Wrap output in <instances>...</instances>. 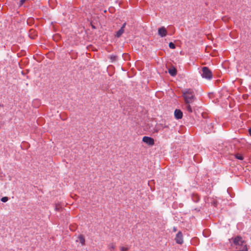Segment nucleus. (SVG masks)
Returning a JSON list of instances; mask_svg holds the SVG:
<instances>
[{
  "mask_svg": "<svg viewBox=\"0 0 251 251\" xmlns=\"http://www.w3.org/2000/svg\"><path fill=\"white\" fill-rule=\"evenodd\" d=\"M233 244L236 247L237 251H248V248L246 242L243 240L241 236L238 235L231 239Z\"/></svg>",
  "mask_w": 251,
  "mask_h": 251,
  "instance_id": "obj_1",
  "label": "nucleus"
},
{
  "mask_svg": "<svg viewBox=\"0 0 251 251\" xmlns=\"http://www.w3.org/2000/svg\"><path fill=\"white\" fill-rule=\"evenodd\" d=\"M182 94L185 103H190L193 102L195 97L194 92L192 90L190 89H186L183 91Z\"/></svg>",
  "mask_w": 251,
  "mask_h": 251,
  "instance_id": "obj_2",
  "label": "nucleus"
},
{
  "mask_svg": "<svg viewBox=\"0 0 251 251\" xmlns=\"http://www.w3.org/2000/svg\"><path fill=\"white\" fill-rule=\"evenodd\" d=\"M202 74L201 75L203 78L207 79H211L212 78V73L207 67H203L202 68Z\"/></svg>",
  "mask_w": 251,
  "mask_h": 251,
  "instance_id": "obj_3",
  "label": "nucleus"
},
{
  "mask_svg": "<svg viewBox=\"0 0 251 251\" xmlns=\"http://www.w3.org/2000/svg\"><path fill=\"white\" fill-rule=\"evenodd\" d=\"M206 126L204 127L203 130L204 132L207 134L211 133L213 128V126L212 123L208 122L207 120H206Z\"/></svg>",
  "mask_w": 251,
  "mask_h": 251,
  "instance_id": "obj_4",
  "label": "nucleus"
},
{
  "mask_svg": "<svg viewBox=\"0 0 251 251\" xmlns=\"http://www.w3.org/2000/svg\"><path fill=\"white\" fill-rule=\"evenodd\" d=\"M142 141L149 146H153L154 144V139L149 136H144Z\"/></svg>",
  "mask_w": 251,
  "mask_h": 251,
  "instance_id": "obj_5",
  "label": "nucleus"
},
{
  "mask_svg": "<svg viewBox=\"0 0 251 251\" xmlns=\"http://www.w3.org/2000/svg\"><path fill=\"white\" fill-rule=\"evenodd\" d=\"M176 242L178 244H182L183 242V235L181 231H179L176 235L175 238Z\"/></svg>",
  "mask_w": 251,
  "mask_h": 251,
  "instance_id": "obj_6",
  "label": "nucleus"
},
{
  "mask_svg": "<svg viewBox=\"0 0 251 251\" xmlns=\"http://www.w3.org/2000/svg\"><path fill=\"white\" fill-rule=\"evenodd\" d=\"M158 33L161 37H164L166 36L167 31L166 28L162 26L158 29Z\"/></svg>",
  "mask_w": 251,
  "mask_h": 251,
  "instance_id": "obj_7",
  "label": "nucleus"
},
{
  "mask_svg": "<svg viewBox=\"0 0 251 251\" xmlns=\"http://www.w3.org/2000/svg\"><path fill=\"white\" fill-rule=\"evenodd\" d=\"M174 115H175V117L176 119H177V120L181 119L183 117V113L181 111V110L178 109H176L174 112Z\"/></svg>",
  "mask_w": 251,
  "mask_h": 251,
  "instance_id": "obj_8",
  "label": "nucleus"
},
{
  "mask_svg": "<svg viewBox=\"0 0 251 251\" xmlns=\"http://www.w3.org/2000/svg\"><path fill=\"white\" fill-rule=\"evenodd\" d=\"M169 74L172 76H175L177 74V70L174 66H171L168 69Z\"/></svg>",
  "mask_w": 251,
  "mask_h": 251,
  "instance_id": "obj_9",
  "label": "nucleus"
},
{
  "mask_svg": "<svg viewBox=\"0 0 251 251\" xmlns=\"http://www.w3.org/2000/svg\"><path fill=\"white\" fill-rule=\"evenodd\" d=\"M191 197H192V200L195 202H199L200 200V198L199 196V195L196 194H195V193H193L192 194Z\"/></svg>",
  "mask_w": 251,
  "mask_h": 251,
  "instance_id": "obj_10",
  "label": "nucleus"
},
{
  "mask_svg": "<svg viewBox=\"0 0 251 251\" xmlns=\"http://www.w3.org/2000/svg\"><path fill=\"white\" fill-rule=\"evenodd\" d=\"M124 32V29L123 28H121L117 32L115 35V37L119 38L122 35Z\"/></svg>",
  "mask_w": 251,
  "mask_h": 251,
  "instance_id": "obj_11",
  "label": "nucleus"
},
{
  "mask_svg": "<svg viewBox=\"0 0 251 251\" xmlns=\"http://www.w3.org/2000/svg\"><path fill=\"white\" fill-rule=\"evenodd\" d=\"M78 239L80 242L82 244V245H84L85 242V240L84 237L83 235L80 234L78 236Z\"/></svg>",
  "mask_w": 251,
  "mask_h": 251,
  "instance_id": "obj_12",
  "label": "nucleus"
},
{
  "mask_svg": "<svg viewBox=\"0 0 251 251\" xmlns=\"http://www.w3.org/2000/svg\"><path fill=\"white\" fill-rule=\"evenodd\" d=\"M234 156H235V158L240 160H242L244 159L243 155L241 154H240L239 153H236L234 155Z\"/></svg>",
  "mask_w": 251,
  "mask_h": 251,
  "instance_id": "obj_13",
  "label": "nucleus"
},
{
  "mask_svg": "<svg viewBox=\"0 0 251 251\" xmlns=\"http://www.w3.org/2000/svg\"><path fill=\"white\" fill-rule=\"evenodd\" d=\"M189 104L190 103H185V108L189 113H192L193 111L192 109Z\"/></svg>",
  "mask_w": 251,
  "mask_h": 251,
  "instance_id": "obj_14",
  "label": "nucleus"
},
{
  "mask_svg": "<svg viewBox=\"0 0 251 251\" xmlns=\"http://www.w3.org/2000/svg\"><path fill=\"white\" fill-rule=\"evenodd\" d=\"M9 199V198L8 197H3L1 198L0 201L3 202H6Z\"/></svg>",
  "mask_w": 251,
  "mask_h": 251,
  "instance_id": "obj_15",
  "label": "nucleus"
},
{
  "mask_svg": "<svg viewBox=\"0 0 251 251\" xmlns=\"http://www.w3.org/2000/svg\"><path fill=\"white\" fill-rule=\"evenodd\" d=\"M169 47L171 49H175L176 48V45L173 42L169 43Z\"/></svg>",
  "mask_w": 251,
  "mask_h": 251,
  "instance_id": "obj_16",
  "label": "nucleus"
},
{
  "mask_svg": "<svg viewBox=\"0 0 251 251\" xmlns=\"http://www.w3.org/2000/svg\"><path fill=\"white\" fill-rule=\"evenodd\" d=\"M115 246L113 243H111L109 245V248L112 251V250H114L115 249Z\"/></svg>",
  "mask_w": 251,
  "mask_h": 251,
  "instance_id": "obj_17",
  "label": "nucleus"
},
{
  "mask_svg": "<svg viewBox=\"0 0 251 251\" xmlns=\"http://www.w3.org/2000/svg\"><path fill=\"white\" fill-rule=\"evenodd\" d=\"M60 208H61V206H60L59 205H57L56 204H55V210L56 211H59Z\"/></svg>",
  "mask_w": 251,
  "mask_h": 251,
  "instance_id": "obj_18",
  "label": "nucleus"
},
{
  "mask_svg": "<svg viewBox=\"0 0 251 251\" xmlns=\"http://www.w3.org/2000/svg\"><path fill=\"white\" fill-rule=\"evenodd\" d=\"M117 56L116 55H111L110 57L111 59L113 61H115L117 59Z\"/></svg>",
  "mask_w": 251,
  "mask_h": 251,
  "instance_id": "obj_19",
  "label": "nucleus"
},
{
  "mask_svg": "<svg viewBox=\"0 0 251 251\" xmlns=\"http://www.w3.org/2000/svg\"><path fill=\"white\" fill-rule=\"evenodd\" d=\"M128 250V248L122 247L121 248V251H127Z\"/></svg>",
  "mask_w": 251,
  "mask_h": 251,
  "instance_id": "obj_20",
  "label": "nucleus"
},
{
  "mask_svg": "<svg viewBox=\"0 0 251 251\" xmlns=\"http://www.w3.org/2000/svg\"><path fill=\"white\" fill-rule=\"evenodd\" d=\"M26 0H20L19 5L22 6Z\"/></svg>",
  "mask_w": 251,
  "mask_h": 251,
  "instance_id": "obj_21",
  "label": "nucleus"
},
{
  "mask_svg": "<svg viewBox=\"0 0 251 251\" xmlns=\"http://www.w3.org/2000/svg\"><path fill=\"white\" fill-rule=\"evenodd\" d=\"M126 23H124L123 24V25H122V27L121 28H123V29H124V28H125V27L126 26Z\"/></svg>",
  "mask_w": 251,
  "mask_h": 251,
  "instance_id": "obj_22",
  "label": "nucleus"
},
{
  "mask_svg": "<svg viewBox=\"0 0 251 251\" xmlns=\"http://www.w3.org/2000/svg\"><path fill=\"white\" fill-rule=\"evenodd\" d=\"M248 132L249 134L251 136V127L249 129Z\"/></svg>",
  "mask_w": 251,
  "mask_h": 251,
  "instance_id": "obj_23",
  "label": "nucleus"
},
{
  "mask_svg": "<svg viewBox=\"0 0 251 251\" xmlns=\"http://www.w3.org/2000/svg\"><path fill=\"white\" fill-rule=\"evenodd\" d=\"M168 125H165L164 126H163V128H168Z\"/></svg>",
  "mask_w": 251,
  "mask_h": 251,
  "instance_id": "obj_24",
  "label": "nucleus"
},
{
  "mask_svg": "<svg viewBox=\"0 0 251 251\" xmlns=\"http://www.w3.org/2000/svg\"><path fill=\"white\" fill-rule=\"evenodd\" d=\"M213 204L216 206L217 205V201H214Z\"/></svg>",
  "mask_w": 251,
  "mask_h": 251,
  "instance_id": "obj_25",
  "label": "nucleus"
},
{
  "mask_svg": "<svg viewBox=\"0 0 251 251\" xmlns=\"http://www.w3.org/2000/svg\"><path fill=\"white\" fill-rule=\"evenodd\" d=\"M0 107H4V105H3V104H0Z\"/></svg>",
  "mask_w": 251,
  "mask_h": 251,
  "instance_id": "obj_26",
  "label": "nucleus"
},
{
  "mask_svg": "<svg viewBox=\"0 0 251 251\" xmlns=\"http://www.w3.org/2000/svg\"><path fill=\"white\" fill-rule=\"evenodd\" d=\"M173 229H174V231H176V228L175 227H174Z\"/></svg>",
  "mask_w": 251,
  "mask_h": 251,
  "instance_id": "obj_27",
  "label": "nucleus"
},
{
  "mask_svg": "<svg viewBox=\"0 0 251 251\" xmlns=\"http://www.w3.org/2000/svg\"><path fill=\"white\" fill-rule=\"evenodd\" d=\"M195 210L197 211H199L200 210L199 209H198V208H196Z\"/></svg>",
  "mask_w": 251,
  "mask_h": 251,
  "instance_id": "obj_28",
  "label": "nucleus"
},
{
  "mask_svg": "<svg viewBox=\"0 0 251 251\" xmlns=\"http://www.w3.org/2000/svg\"><path fill=\"white\" fill-rule=\"evenodd\" d=\"M92 28H96L95 26H94V25H92Z\"/></svg>",
  "mask_w": 251,
  "mask_h": 251,
  "instance_id": "obj_29",
  "label": "nucleus"
},
{
  "mask_svg": "<svg viewBox=\"0 0 251 251\" xmlns=\"http://www.w3.org/2000/svg\"><path fill=\"white\" fill-rule=\"evenodd\" d=\"M22 73L23 75H24V73L23 72H22Z\"/></svg>",
  "mask_w": 251,
  "mask_h": 251,
  "instance_id": "obj_30",
  "label": "nucleus"
},
{
  "mask_svg": "<svg viewBox=\"0 0 251 251\" xmlns=\"http://www.w3.org/2000/svg\"><path fill=\"white\" fill-rule=\"evenodd\" d=\"M126 56H128L127 54H125Z\"/></svg>",
  "mask_w": 251,
  "mask_h": 251,
  "instance_id": "obj_31",
  "label": "nucleus"
}]
</instances>
